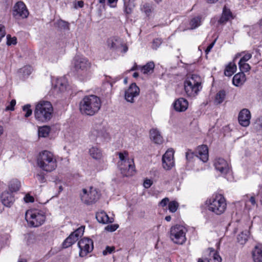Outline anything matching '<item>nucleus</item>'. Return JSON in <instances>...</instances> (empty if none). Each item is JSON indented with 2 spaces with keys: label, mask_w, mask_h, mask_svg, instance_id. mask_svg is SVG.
Masks as SVG:
<instances>
[{
  "label": "nucleus",
  "mask_w": 262,
  "mask_h": 262,
  "mask_svg": "<svg viewBox=\"0 0 262 262\" xmlns=\"http://www.w3.org/2000/svg\"><path fill=\"white\" fill-rule=\"evenodd\" d=\"M101 101L99 97L94 95L86 96L80 102L79 109L82 114L93 116L100 109Z\"/></svg>",
  "instance_id": "1"
},
{
  "label": "nucleus",
  "mask_w": 262,
  "mask_h": 262,
  "mask_svg": "<svg viewBox=\"0 0 262 262\" xmlns=\"http://www.w3.org/2000/svg\"><path fill=\"white\" fill-rule=\"evenodd\" d=\"M184 85L187 96L194 98L198 95L202 88L201 78L196 74L188 75L184 81Z\"/></svg>",
  "instance_id": "2"
},
{
  "label": "nucleus",
  "mask_w": 262,
  "mask_h": 262,
  "mask_svg": "<svg viewBox=\"0 0 262 262\" xmlns=\"http://www.w3.org/2000/svg\"><path fill=\"white\" fill-rule=\"evenodd\" d=\"M118 156V167L122 176L129 177L134 175L136 171L134 159L129 157L126 151L119 152Z\"/></svg>",
  "instance_id": "3"
},
{
  "label": "nucleus",
  "mask_w": 262,
  "mask_h": 262,
  "mask_svg": "<svg viewBox=\"0 0 262 262\" xmlns=\"http://www.w3.org/2000/svg\"><path fill=\"white\" fill-rule=\"evenodd\" d=\"M53 108L52 104L47 101H40L36 105L34 111L35 119L41 122H46L52 117Z\"/></svg>",
  "instance_id": "4"
},
{
  "label": "nucleus",
  "mask_w": 262,
  "mask_h": 262,
  "mask_svg": "<svg viewBox=\"0 0 262 262\" xmlns=\"http://www.w3.org/2000/svg\"><path fill=\"white\" fill-rule=\"evenodd\" d=\"M37 163L40 168L47 172H52L57 167V160L54 155L48 150L39 153Z\"/></svg>",
  "instance_id": "5"
},
{
  "label": "nucleus",
  "mask_w": 262,
  "mask_h": 262,
  "mask_svg": "<svg viewBox=\"0 0 262 262\" xmlns=\"http://www.w3.org/2000/svg\"><path fill=\"white\" fill-rule=\"evenodd\" d=\"M206 205L210 211L216 215L223 214L227 208L225 198L221 194H216L206 201Z\"/></svg>",
  "instance_id": "6"
},
{
  "label": "nucleus",
  "mask_w": 262,
  "mask_h": 262,
  "mask_svg": "<svg viewBox=\"0 0 262 262\" xmlns=\"http://www.w3.org/2000/svg\"><path fill=\"white\" fill-rule=\"evenodd\" d=\"M25 218L27 222L33 227L41 225L46 220V216L42 211L29 210L26 211Z\"/></svg>",
  "instance_id": "7"
},
{
  "label": "nucleus",
  "mask_w": 262,
  "mask_h": 262,
  "mask_svg": "<svg viewBox=\"0 0 262 262\" xmlns=\"http://www.w3.org/2000/svg\"><path fill=\"white\" fill-rule=\"evenodd\" d=\"M186 230L185 227L181 225L172 226L170 230V238L175 244L182 245L186 240Z\"/></svg>",
  "instance_id": "8"
},
{
  "label": "nucleus",
  "mask_w": 262,
  "mask_h": 262,
  "mask_svg": "<svg viewBox=\"0 0 262 262\" xmlns=\"http://www.w3.org/2000/svg\"><path fill=\"white\" fill-rule=\"evenodd\" d=\"M99 193L93 187L83 188L80 193L81 201L87 205L95 203L99 198Z\"/></svg>",
  "instance_id": "9"
},
{
  "label": "nucleus",
  "mask_w": 262,
  "mask_h": 262,
  "mask_svg": "<svg viewBox=\"0 0 262 262\" xmlns=\"http://www.w3.org/2000/svg\"><path fill=\"white\" fill-rule=\"evenodd\" d=\"M73 63L78 74L86 73L91 68V62L83 56L76 55L73 59Z\"/></svg>",
  "instance_id": "10"
},
{
  "label": "nucleus",
  "mask_w": 262,
  "mask_h": 262,
  "mask_svg": "<svg viewBox=\"0 0 262 262\" xmlns=\"http://www.w3.org/2000/svg\"><path fill=\"white\" fill-rule=\"evenodd\" d=\"M107 47L111 50L120 51L125 53L128 50V47L121 38L113 36L109 38L106 41Z\"/></svg>",
  "instance_id": "11"
},
{
  "label": "nucleus",
  "mask_w": 262,
  "mask_h": 262,
  "mask_svg": "<svg viewBox=\"0 0 262 262\" xmlns=\"http://www.w3.org/2000/svg\"><path fill=\"white\" fill-rule=\"evenodd\" d=\"M80 249L79 256L83 257L90 253L93 249V241L89 238H83L80 240L78 243Z\"/></svg>",
  "instance_id": "12"
},
{
  "label": "nucleus",
  "mask_w": 262,
  "mask_h": 262,
  "mask_svg": "<svg viewBox=\"0 0 262 262\" xmlns=\"http://www.w3.org/2000/svg\"><path fill=\"white\" fill-rule=\"evenodd\" d=\"M162 166L165 170H170L174 166V150L168 149L162 157Z\"/></svg>",
  "instance_id": "13"
},
{
  "label": "nucleus",
  "mask_w": 262,
  "mask_h": 262,
  "mask_svg": "<svg viewBox=\"0 0 262 262\" xmlns=\"http://www.w3.org/2000/svg\"><path fill=\"white\" fill-rule=\"evenodd\" d=\"M13 15L16 18H26L29 15V12L25 4L22 2H18L14 6Z\"/></svg>",
  "instance_id": "14"
},
{
  "label": "nucleus",
  "mask_w": 262,
  "mask_h": 262,
  "mask_svg": "<svg viewBox=\"0 0 262 262\" xmlns=\"http://www.w3.org/2000/svg\"><path fill=\"white\" fill-rule=\"evenodd\" d=\"M139 94L140 89L135 83H133L125 92V99L128 102L134 103Z\"/></svg>",
  "instance_id": "15"
},
{
  "label": "nucleus",
  "mask_w": 262,
  "mask_h": 262,
  "mask_svg": "<svg viewBox=\"0 0 262 262\" xmlns=\"http://www.w3.org/2000/svg\"><path fill=\"white\" fill-rule=\"evenodd\" d=\"M250 112L246 108L241 110L238 114V120L239 123L243 126L247 127L249 125L251 119Z\"/></svg>",
  "instance_id": "16"
},
{
  "label": "nucleus",
  "mask_w": 262,
  "mask_h": 262,
  "mask_svg": "<svg viewBox=\"0 0 262 262\" xmlns=\"http://www.w3.org/2000/svg\"><path fill=\"white\" fill-rule=\"evenodd\" d=\"M205 259L207 262H221L222 258L212 248H208L205 252Z\"/></svg>",
  "instance_id": "17"
},
{
  "label": "nucleus",
  "mask_w": 262,
  "mask_h": 262,
  "mask_svg": "<svg viewBox=\"0 0 262 262\" xmlns=\"http://www.w3.org/2000/svg\"><path fill=\"white\" fill-rule=\"evenodd\" d=\"M214 165L216 170L220 171L223 174L227 173L229 170V165L227 161L221 158H216L215 160Z\"/></svg>",
  "instance_id": "18"
},
{
  "label": "nucleus",
  "mask_w": 262,
  "mask_h": 262,
  "mask_svg": "<svg viewBox=\"0 0 262 262\" xmlns=\"http://www.w3.org/2000/svg\"><path fill=\"white\" fill-rule=\"evenodd\" d=\"M195 156L203 162H206L208 160V148L205 145L198 147L195 150Z\"/></svg>",
  "instance_id": "19"
},
{
  "label": "nucleus",
  "mask_w": 262,
  "mask_h": 262,
  "mask_svg": "<svg viewBox=\"0 0 262 262\" xmlns=\"http://www.w3.org/2000/svg\"><path fill=\"white\" fill-rule=\"evenodd\" d=\"M68 86V82L67 78L64 77L57 78L54 89L57 92H63L66 91Z\"/></svg>",
  "instance_id": "20"
},
{
  "label": "nucleus",
  "mask_w": 262,
  "mask_h": 262,
  "mask_svg": "<svg viewBox=\"0 0 262 262\" xmlns=\"http://www.w3.org/2000/svg\"><path fill=\"white\" fill-rule=\"evenodd\" d=\"M174 108L178 112H184L188 106L187 100L183 98H180L176 100L174 103Z\"/></svg>",
  "instance_id": "21"
},
{
  "label": "nucleus",
  "mask_w": 262,
  "mask_h": 262,
  "mask_svg": "<svg viewBox=\"0 0 262 262\" xmlns=\"http://www.w3.org/2000/svg\"><path fill=\"white\" fill-rule=\"evenodd\" d=\"M1 201L4 206L9 207L13 203L14 199L11 193L8 191H4L1 195Z\"/></svg>",
  "instance_id": "22"
},
{
  "label": "nucleus",
  "mask_w": 262,
  "mask_h": 262,
  "mask_svg": "<svg viewBox=\"0 0 262 262\" xmlns=\"http://www.w3.org/2000/svg\"><path fill=\"white\" fill-rule=\"evenodd\" d=\"M96 217L98 222L102 224L112 223L114 222V218L109 217L103 211L98 212L96 214Z\"/></svg>",
  "instance_id": "23"
},
{
  "label": "nucleus",
  "mask_w": 262,
  "mask_h": 262,
  "mask_svg": "<svg viewBox=\"0 0 262 262\" xmlns=\"http://www.w3.org/2000/svg\"><path fill=\"white\" fill-rule=\"evenodd\" d=\"M254 262H262V245L255 246L252 252Z\"/></svg>",
  "instance_id": "24"
},
{
  "label": "nucleus",
  "mask_w": 262,
  "mask_h": 262,
  "mask_svg": "<svg viewBox=\"0 0 262 262\" xmlns=\"http://www.w3.org/2000/svg\"><path fill=\"white\" fill-rule=\"evenodd\" d=\"M89 153L90 156L96 160H100L103 157L102 150L97 146H94L90 148Z\"/></svg>",
  "instance_id": "25"
},
{
  "label": "nucleus",
  "mask_w": 262,
  "mask_h": 262,
  "mask_svg": "<svg viewBox=\"0 0 262 262\" xmlns=\"http://www.w3.org/2000/svg\"><path fill=\"white\" fill-rule=\"evenodd\" d=\"M150 138L156 144H160L163 142V138L159 130L157 129H152L150 130Z\"/></svg>",
  "instance_id": "26"
},
{
  "label": "nucleus",
  "mask_w": 262,
  "mask_h": 262,
  "mask_svg": "<svg viewBox=\"0 0 262 262\" xmlns=\"http://www.w3.org/2000/svg\"><path fill=\"white\" fill-rule=\"evenodd\" d=\"M246 76L244 73L240 72L234 76L232 82L234 85L239 86L243 85L246 81Z\"/></svg>",
  "instance_id": "27"
},
{
  "label": "nucleus",
  "mask_w": 262,
  "mask_h": 262,
  "mask_svg": "<svg viewBox=\"0 0 262 262\" xmlns=\"http://www.w3.org/2000/svg\"><path fill=\"white\" fill-rule=\"evenodd\" d=\"M231 18H233L232 14L230 10L225 6L222 16L219 20V23L220 24H224Z\"/></svg>",
  "instance_id": "28"
},
{
  "label": "nucleus",
  "mask_w": 262,
  "mask_h": 262,
  "mask_svg": "<svg viewBox=\"0 0 262 262\" xmlns=\"http://www.w3.org/2000/svg\"><path fill=\"white\" fill-rule=\"evenodd\" d=\"M124 12L126 14H130L132 12L135 7V0H123Z\"/></svg>",
  "instance_id": "29"
},
{
  "label": "nucleus",
  "mask_w": 262,
  "mask_h": 262,
  "mask_svg": "<svg viewBox=\"0 0 262 262\" xmlns=\"http://www.w3.org/2000/svg\"><path fill=\"white\" fill-rule=\"evenodd\" d=\"M236 65L234 62H230L226 67L224 71V74L226 76H231L236 71Z\"/></svg>",
  "instance_id": "30"
},
{
  "label": "nucleus",
  "mask_w": 262,
  "mask_h": 262,
  "mask_svg": "<svg viewBox=\"0 0 262 262\" xmlns=\"http://www.w3.org/2000/svg\"><path fill=\"white\" fill-rule=\"evenodd\" d=\"M20 182L17 179L11 180L9 184V189L11 192H15L19 189Z\"/></svg>",
  "instance_id": "31"
},
{
  "label": "nucleus",
  "mask_w": 262,
  "mask_h": 262,
  "mask_svg": "<svg viewBox=\"0 0 262 262\" xmlns=\"http://www.w3.org/2000/svg\"><path fill=\"white\" fill-rule=\"evenodd\" d=\"M141 11L146 16H150L153 11V8L151 4L149 3L142 4L140 6Z\"/></svg>",
  "instance_id": "32"
},
{
  "label": "nucleus",
  "mask_w": 262,
  "mask_h": 262,
  "mask_svg": "<svg viewBox=\"0 0 262 262\" xmlns=\"http://www.w3.org/2000/svg\"><path fill=\"white\" fill-rule=\"evenodd\" d=\"M155 68V63L152 61L147 62L145 65L141 67L140 70L143 74L152 73Z\"/></svg>",
  "instance_id": "33"
},
{
  "label": "nucleus",
  "mask_w": 262,
  "mask_h": 262,
  "mask_svg": "<svg viewBox=\"0 0 262 262\" xmlns=\"http://www.w3.org/2000/svg\"><path fill=\"white\" fill-rule=\"evenodd\" d=\"M249 232L248 231L242 232L238 235L237 242L241 245H244L249 238Z\"/></svg>",
  "instance_id": "34"
},
{
  "label": "nucleus",
  "mask_w": 262,
  "mask_h": 262,
  "mask_svg": "<svg viewBox=\"0 0 262 262\" xmlns=\"http://www.w3.org/2000/svg\"><path fill=\"white\" fill-rule=\"evenodd\" d=\"M226 95V92L224 90L219 91L215 95L214 103L216 104L222 103L224 101Z\"/></svg>",
  "instance_id": "35"
},
{
  "label": "nucleus",
  "mask_w": 262,
  "mask_h": 262,
  "mask_svg": "<svg viewBox=\"0 0 262 262\" xmlns=\"http://www.w3.org/2000/svg\"><path fill=\"white\" fill-rule=\"evenodd\" d=\"M32 71V68L30 66H26L19 70V73L23 77L28 76Z\"/></svg>",
  "instance_id": "36"
},
{
  "label": "nucleus",
  "mask_w": 262,
  "mask_h": 262,
  "mask_svg": "<svg viewBox=\"0 0 262 262\" xmlns=\"http://www.w3.org/2000/svg\"><path fill=\"white\" fill-rule=\"evenodd\" d=\"M76 238H74L73 235L71 234L65 239L63 243V246L64 248H68L76 242Z\"/></svg>",
  "instance_id": "37"
},
{
  "label": "nucleus",
  "mask_w": 262,
  "mask_h": 262,
  "mask_svg": "<svg viewBox=\"0 0 262 262\" xmlns=\"http://www.w3.org/2000/svg\"><path fill=\"white\" fill-rule=\"evenodd\" d=\"M201 24V18L200 16H196L193 18L190 22V25L191 29L198 28Z\"/></svg>",
  "instance_id": "38"
},
{
  "label": "nucleus",
  "mask_w": 262,
  "mask_h": 262,
  "mask_svg": "<svg viewBox=\"0 0 262 262\" xmlns=\"http://www.w3.org/2000/svg\"><path fill=\"white\" fill-rule=\"evenodd\" d=\"M50 132V128L47 126L40 127L38 129V136L41 137H46Z\"/></svg>",
  "instance_id": "39"
},
{
  "label": "nucleus",
  "mask_w": 262,
  "mask_h": 262,
  "mask_svg": "<svg viewBox=\"0 0 262 262\" xmlns=\"http://www.w3.org/2000/svg\"><path fill=\"white\" fill-rule=\"evenodd\" d=\"M84 228L81 226L72 232L71 234L73 235V236H74V238H76V239L77 241L79 237L82 236L84 233Z\"/></svg>",
  "instance_id": "40"
},
{
  "label": "nucleus",
  "mask_w": 262,
  "mask_h": 262,
  "mask_svg": "<svg viewBox=\"0 0 262 262\" xmlns=\"http://www.w3.org/2000/svg\"><path fill=\"white\" fill-rule=\"evenodd\" d=\"M179 207V204L177 202L173 201L170 202L168 204V209L170 212L174 213L175 212Z\"/></svg>",
  "instance_id": "41"
},
{
  "label": "nucleus",
  "mask_w": 262,
  "mask_h": 262,
  "mask_svg": "<svg viewBox=\"0 0 262 262\" xmlns=\"http://www.w3.org/2000/svg\"><path fill=\"white\" fill-rule=\"evenodd\" d=\"M238 65L242 72H248L251 69V67L248 63L239 62Z\"/></svg>",
  "instance_id": "42"
},
{
  "label": "nucleus",
  "mask_w": 262,
  "mask_h": 262,
  "mask_svg": "<svg viewBox=\"0 0 262 262\" xmlns=\"http://www.w3.org/2000/svg\"><path fill=\"white\" fill-rule=\"evenodd\" d=\"M7 44L8 46H10L12 45H14L17 43V38L15 37H11L10 35H8L7 36Z\"/></svg>",
  "instance_id": "43"
},
{
  "label": "nucleus",
  "mask_w": 262,
  "mask_h": 262,
  "mask_svg": "<svg viewBox=\"0 0 262 262\" xmlns=\"http://www.w3.org/2000/svg\"><path fill=\"white\" fill-rule=\"evenodd\" d=\"M194 156H195V154L194 155V153L190 149H188L185 154L186 159L188 161L192 160Z\"/></svg>",
  "instance_id": "44"
},
{
  "label": "nucleus",
  "mask_w": 262,
  "mask_h": 262,
  "mask_svg": "<svg viewBox=\"0 0 262 262\" xmlns=\"http://www.w3.org/2000/svg\"><path fill=\"white\" fill-rule=\"evenodd\" d=\"M30 105L27 104L23 107V111L26 112L25 115V117H28L32 114V110L30 108Z\"/></svg>",
  "instance_id": "45"
},
{
  "label": "nucleus",
  "mask_w": 262,
  "mask_h": 262,
  "mask_svg": "<svg viewBox=\"0 0 262 262\" xmlns=\"http://www.w3.org/2000/svg\"><path fill=\"white\" fill-rule=\"evenodd\" d=\"M119 227L118 224H112L107 225L105 227V230L109 232H113L116 231Z\"/></svg>",
  "instance_id": "46"
},
{
  "label": "nucleus",
  "mask_w": 262,
  "mask_h": 262,
  "mask_svg": "<svg viewBox=\"0 0 262 262\" xmlns=\"http://www.w3.org/2000/svg\"><path fill=\"white\" fill-rule=\"evenodd\" d=\"M162 41L160 39L157 38L154 39L152 42V49L156 50L161 45Z\"/></svg>",
  "instance_id": "47"
},
{
  "label": "nucleus",
  "mask_w": 262,
  "mask_h": 262,
  "mask_svg": "<svg viewBox=\"0 0 262 262\" xmlns=\"http://www.w3.org/2000/svg\"><path fill=\"white\" fill-rule=\"evenodd\" d=\"M16 104V101L15 99H13L11 101L9 105H8L6 107L5 110L6 111H14V106Z\"/></svg>",
  "instance_id": "48"
},
{
  "label": "nucleus",
  "mask_w": 262,
  "mask_h": 262,
  "mask_svg": "<svg viewBox=\"0 0 262 262\" xmlns=\"http://www.w3.org/2000/svg\"><path fill=\"white\" fill-rule=\"evenodd\" d=\"M252 57V54L250 53L246 54L239 60V62H245L248 61Z\"/></svg>",
  "instance_id": "49"
},
{
  "label": "nucleus",
  "mask_w": 262,
  "mask_h": 262,
  "mask_svg": "<svg viewBox=\"0 0 262 262\" xmlns=\"http://www.w3.org/2000/svg\"><path fill=\"white\" fill-rule=\"evenodd\" d=\"M24 201L26 203H32L34 202V199L32 196L30 195L29 194H27L24 197Z\"/></svg>",
  "instance_id": "50"
},
{
  "label": "nucleus",
  "mask_w": 262,
  "mask_h": 262,
  "mask_svg": "<svg viewBox=\"0 0 262 262\" xmlns=\"http://www.w3.org/2000/svg\"><path fill=\"white\" fill-rule=\"evenodd\" d=\"M115 248L114 247H108L107 246L106 247V249L103 251V254L104 255H105L107 254V253H111L114 250Z\"/></svg>",
  "instance_id": "51"
},
{
  "label": "nucleus",
  "mask_w": 262,
  "mask_h": 262,
  "mask_svg": "<svg viewBox=\"0 0 262 262\" xmlns=\"http://www.w3.org/2000/svg\"><path fill=\"white\" fill-rule=\"evenodd\" d=\"M169 201V200L168 198H165L161 200L159 204L162 207H165L167 205Z\"/></svg>",
  "instance_id": "52"
},
{
  "label": "nucleus",
  "mask_w": 262,
  "mask_h": 262,
  "mask_svg": "<svg viewBox=\"0 0 262 262\" xmlns=\"http://www.w3.org/2000/svg\"><path fill=\"white\" fill-rule=\"evenodd\" d=\"M152 185V181L150 180L147 179L144 181L143 185L144 187L146 188H149Z\"/></svg>",
  "instance_id": "53"
},
{
  "label": "nucleus",
  "mask_w": 262,
  "mask_h": 262,
  "mask_svg": "<svg viewBox=\"0 0 262 262\" xmlns=\"http://www.w3.org/2000/svg\"><path fill=\"white\" fill-rule=\"evenodd\" d=\"M36 178L40 183H43L45 182V178L42 173L37 174L36 175Z\"/></svg>",
  "instance_id": "54"
},
{
  "label": "nucleus",
  "mask_w": 262,
  "mask_h": 262,
  "mask_svg": "<svg viewBox=\"0 0 262 262\" xmlns=\"http://www.w3.org/2000/svg\"><path fill=\"white\" fill-rule=\"evenodd\" d=\"M118 0H107L109 6L112 8H115Z\"/></svg>",
  "instance_id": "55"
},
{
  "label": "nucleus",
  "mask_w": 262,
  "mask_h": 262,
  "mask_svg": "<svg viewBox=\"0 0 262 262\" xmlns=\"http://www.w3.org/2000/svg\"><path fill=\"white\" fill-rule=\"evenodd\" d=\"M215 41V40L214 42H213L211 43H210L208 46V47L207 48V49L205 50V52H206V54H208L210 51L211 49L213 48V46L214 45Z\"/></svg>",
  "instance_id": "56"
},
{
  "label": "nucleus",
  "mask_w": 262,
  "mask_h": 262,
  "mask_svg": "<svg viewBox=\"0 0 262 262\" xmlns=\"http://www.w3.org/2000/svg\"><path fill=\"white\" fill-rule=\"evenodd\" d=\"M257 124L259 128H262V116L257 120Z\"/></svg>",
  "instance_id": "57"
},
{
  "label": "nucleus",
  "mask_w": 262,
  "mask_h": 262,
  "mask_svg": "<svg viewBox=\"0 0 262 262\" xmlns=\"http://www.w3.org/2000/svg\"><path fill=\"white\" fill-rule=\"evenodd\" d=\"M250 202L253 205H255L256 204V201L255 198L254 196H251L250 199Z\"/></svg>",
  "instance_id": "58"
},
{
  "label": "nucleus",
  "mask_w": 262,
  "mask_h": 262,
  "mask_svg": "<svg viewBox=\"0 0 262 262\" xmlns=\"http://www.w3.org/2000/svg\"><path fill=\"white\" fill-rule=\"evenodd\" d=\"M83 5H84V3H83V1H78L77 2V6L80 7V8H82L83 7Z\"/></svg>",
  "instance_id": "59"
},
{
  "label": "nucleus",
  "mask_w": 262,
  "mask_h": 262,
  "mask_svg": "<svg viewBox=\"0 0 262 262\" xmlns=\"http://www.w3.org/2000/svg\"><path fill=\"white\" fill-rule=\"evenodd\" d=\"M259 27L262 29V18L257 23Z\"/></svg>",
  "instance_id": "60"
},
{
  "label": "nucleus",
  "mask_w": 262,
  "mask_h": 262,
  "mask_svg": "<svg viewBox=\"0 0 262 262\" xmlns=\"http://www.w3.org/2000/svg\"><path fill=\"white\" fill-rule=\"evenodd\" d=\"M4 133V128L3 127L0 125V136L3 134Z\"/></svg>",
  "instance_id": "61"
},
{
  "label": "nucleus",
  "mask_w": 262,
  "mask_h": 262,
  "mask_svg": "<svg viewBox=\"0 0 262 262\" xmlns=\"http://www.w3.org/2000/svg\"><path fill=\"white\" fill-rule=\"evenodd\" d=\"M171 219V216H170V215H167V216H166L165 217V220L166 221H167V222H169V221H170Z\"/></svg>",
  "instance_id": "62"
},
{
  "label": "nucleus",
  "mask_w": 262,
  "mask_h": 262,
  "mask_svg": "<svg viewBox=\"0 0 262 262\" xmlns=\"http://www.w3.org/2000/svg\"><path fill=\"white\" fill-rule=\"evenodd\" d=\"M207 1L208 3H214L216 2H217L219 0H206Z\"/></svg>",
  "instance_id": "63"
},
{
  "label": "nucleus",
  "mask_w": 262,
  "mask_h": 262,
  "mask_svg": "<svg viewBox=\"0 0 262 262\" xmlns=\"http://www.w3.org/2000/svg\"><path fill=\"white\" fill-rule=\"evenodd\" d=\"M205 261L206 260L205 259V257L204 258H199L198 260V262H205Z\"/></svg>",
  "instance_id": "64"
}]
</instances>
